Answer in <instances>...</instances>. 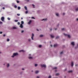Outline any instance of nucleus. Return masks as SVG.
<instances>
[{"label": "nucleus", "instance_id": "nucleus-1", "mask_svg": "<svg viewBox=\"0 0 78 78\" xmlns=\"http://www.w3.org/2000/svg\"><path fill=\"white\" fill-rule=\"evenodd\" d=\"M18 55V53H15L13 54V55L12 56V58H14V56H17Z\"/></svg>", "mask_w": 78, "mask_h": 78}, {"label": "nucleus", "instance_id": "nucleus-2", "mask_svg": "<svg viewBox=\"0 0 78 78\" xmlns=\"http://www.w3.org/2000/svg\"><path fill=\"white\" fill-rule=\"evenodd\" d=\"M64 35L65 36H67V37H68L69 38H70V37H71V36L70 35H67L66 34H65V33L64 34Z\"/></svg>", "mask_w": 78, "mask_h": 78}, {"label": "nucleus", "instance_id": "nucleus-3", "mask_svg": "<svg viewBox=\"0 0 78 78\" xmlns=\"http://www.w3.org/2000/svg\"><path fill=\"white\" fill-rule=\"evenodd\" d=\"M41 67H44V68H46V65L45 64H41Z\"/></svg>", "mask_w": 78, "mask_h": 78}, {"label": "nucleus", "instance_id": "nucleus-4", "mask_svg": "<svg viewBox=\"0 0 78 78\" xmlns=\"http://www.w3.org/2000/svg\"><path fill=\"white\" fill-rule=\"evenodd\" d=\"M29 57H28V58L30 59H33V57L31 56V54H30L29 55Z\"/></svg>", "mask_w": 78, "mask_h": 78}, {"label": "nucleus", "instance_id": "nucleus-5", "mask_svg": "<svg viewBox=\"0 0 78 78\" xmlns=\"http://www.w3.org/2000/svg\"><path fill=\"white\" fill-rule=\"evenodd\" d=\"M34 34H32V36L31 37V39L32 40H34V38H33V37H34Z\"/></svg>", "mask_w": 78, "mask_h": 78}, {"label": "nucleus", "instance_id": "nucleus-6", "mask_svg": "<svg viewBox=\"0 0 78 78\" xmlns=\"http://www.w3.org/2000/svg\"><path fill=\"white\" fill-rule=\"evenodd\" d=\"M5 20V17L2 16L1 18V20L2 22H3L4 21V20Z\"/></svg>", "mask_w": 78, "mask_h": 78}, {"label": "nucleus", "instance_id": "nucleus-7", "mask_svg": "<svg viewBox=\"0 0 78 78\" xmlns=\"http://www.w3.org/2000/svg\"><path fill=\"white\" fill-rule=\"evenodd\" d=\"M20 28H23V24H20Z\"/></svg>", "mask_w": 78, "mask_h": 78}, {"label": "nucleus", "instance_id": "nucleus-8", "mask_svg": "<svg viewBox=\"0 0 78 78\" xmlns=\"http://www.w3.org/2000/svg\"><path fill=\"white\" fill-rule=\"evenodd\" d=\"M71 44L73 46H74V45H75V42H72L71 43Z\"/></svg>", "mask_w": 78, "mask_h": 78}, {"label": "nucleus", "instance_id": "nucleus-9", "mask_svg": "<svg viewBox=\"0 0 78 78\" xmlns=\"http://www.w3.org/2000/svg\"><path fill=\"white\" fill-rule=\"evenodd\" d=\"M42 21H43V20H44V21H46V20H47V19L45 18V19H43L41 20Z\"/></svg>", "mask_w": 78, "mask_h": 78}, {"label": "nucleus", "instance_id": "nucleus-10", "mask_svg": "<svg viewBox=\"0 0 78 78\" xmlns=\"http://www.w3.org/2000/svg\"><path fill=\"white\" fill-rule=\"evenodd\" d=\"M31 20H30L29 21L28 23V24L29 25H30V24H31Z\"/></svg>", "mask_w": 78, "mask_h": 78}, {"label": "nucleus", "instance_id": "nucleus-11", "mask_svg": "<svg viewBox=\"0 0 78 78\" xmlns=\"http://www.w3.org/2000/svg\"><path fill=\"white\" fill-rule=\"evenodd\" d=\"M74 65V63H73V62H71V66L72 67H73V65Z\"/></svg>", "mask_w": 78, "mask_h": 78}, {"label": "nucleus", "instance_id": "nucleus-12", "mask_svg": "<svg viewBox=\"0 0 78 78\" xmlns=\"http://www.w3.org/2000/svg\"><path fill=\"white\" fill-rule=\"evenodd\" d=\"M39 72L38 70L36 71L35 72V73H36V74H37L39 73Z\"/></svg>", "mask_w": 78, "mask_h": 78}, {"label": "nucleus", "instance_id": "nucleus-13", "mask_svg": "<svg viewBox=\"0 0 78 78\" xmlns=\"http://www.w3.org/2000/svg\"><path fill=\"white\" fill-rule=\"evenodd\" d=\"M56 16L57 17H59V14L58 13H56Z\"/></svg>", "mask_w": 78, "mask_h": 78}, {"label": "nucleus", "instance_id": "nucleus-14", "mask_svg": "<svg viewBox=\"0 0 78 78\" xmlns=\"http://www.w3.org/2000/svg\"><path fill=\"white\" fill-rule=\"evenodd\" d=\"M6 67H9V63H7V64Z\"/></svg>", "mask_w": 78, "mask_h": 78}, {"label": "nucleus", "instance_id": "nucleus-15", "mask_svg": "<svg viewBox=\"0 0 78 78\" xmlns=\"http://www.w3.org/2000/svg\"><path fill=\"white\" fill-rule=\"evenodd\" d=\"M44 36V35L43 34H41L39 35L40 37H43Z\"/></svg>", "mask_w": 78, "mask_h": 78}, {"label": "nucleus", "instance_id": "nucleus-16", "mask_svg": "<svg viewBox=\"0 0 78 78\" xmlns=\"http://www.w3.org/2000/svg\"><path fill=\"white\" fill-rule=\"evenodd\" d=\"M24 8L25 10H27V6H24Z\"/></svg>", "mask_w": 78, "mask_h": 78}, {"label": "nucleus", "instance_id": "nucleus-17", "mask_svg": "<svg viewBox=\"0 0 78 78\" xmlns=\"http://www.w3.org/2000/svg\"><path fill=\"white\" fill-rule=\"evenodd\" d=\"M28 41L29 42H30L31 41V39H28Z\"/></svg>", "mask_w": 78, "mask_h": 78}, {"label": "nucleus", "instance_id": "nucleus-18", "mask_svg": "<svg viewBox=\"0 0 78 78\" xmlns=\"http://www.w3.org/2000/svg\"><path fill=\"white\" fill-rule=\"evenodd\" d=\"M24 23V22H23V21H21V24H22V25H23V24Z\"/></svg>", "mask_w": 78, "mask_h": 78}, {"label": "nucleus", "instance_id": "nucleus-19", "mask_svg": "<svg viewBox=\"0 0 78 78\" xmlns=\"http://www.w3.org/2000/svg\"><path fill=\"white\" fill-rule=\"evenodd\" d=\"M19 51L20 52H24L25 51L23 50H20Z\"/></svg>", "mask_w": 78, "mask_h": 78}, {"label": "nucleus", "instance_id": "nucleus-20", "mask_svg": "<svg viewBox=\"0 0 78 78\" xmlns=\"http://www.w3.org/2000/svg\"><path fill=\"white\" fill-rule=\"evenodd\" d=\"M58 46V44H55L54 45V47H57Z\"/></svg>", "mask_w": 78, "mask_h": 78}, {"label": "nucleus", "instance_id": "nucleus-21", "mask_svg": "<svg viewBox=\"0 0 78 78\" xmlns=\"http://www.w3.org/2000/svg\"><path fill=\"white\" fill-rule=\"evenodd\" d=\"M12 28L14 29H17V27H12Z\"/></svg>", "mask_w": 78, "mask_h": 78}, {"label": "nucleus", "instance_id": "nucleus-22", "mask_svg": "<svg viewBox=\"0 0 78 78\" xmlns=\"http://www.w3.org/2000/svg\"><path fill=\"white\" fill-rule=\"evenodd\" d=\"M38 66V65L37 64H35L34 65V66L35 67H37V66Z\"/></svg>", "mask_w": 78, "mask_h": 78}, {"label": "nucleus", "instance_id": "nucleus-23", "mask_svg": "<svg viewBox=\"0 0 78 78\" xmlns=\"http://www.w3.org/2000/svg\"><path fill=\"white\" fill-rule=\"evenodd\" d=\"M18 10H20V6L18 7Z\"/></svg>", "mask_w": 78, "mask_h": 78}, {"label": "nucleus", "instance_id": "nucleus-24", "mask_svg": "<svg viewBox=\"0 0 78 78\" xmlns=\"http://www.w3.org/2000/svg\"><path fill=\"white\" fill-rule=\"evenodd\" d=\"M51 37H52V38H53V37H54V36H53L52 35H51Z\"/></svg>", "mask_w": 78, "mask_h": 78}, {"label": "nucleus", "instance_id": "nucleus-25", "mask_svg": "<svg viewBox=\"0 0 78 78\" xmlns=\"http://www.w3.org/2000/svg\"><path fill=\"white\" fill-rule=\"evenodd\" d=\"M68 72H69V73H72V70H70L68 71Z\"/></svg>", "mask_w": 78, "mask_h": 78}, {"label": "nucleus", "instance_id": "nucleus-26", "mask_svg": "<svg viewBox=\"0 0 78 78\" xmlns=\"http://www.w3.org/2000/svg\"><path fill=\"white\" fill-rule=\"evenodd\" d=\"M41 47H42V45H39L38 46V47H39V48H41Z\"/></svg>", "mask_w": 78, "mask_h": 78}, {"label": "nucleus", "instance_id": "nucleus-27", "mask_svg": "<svg viewBox=\"0 0 78 78\" xmlns=\"http://www.w3.org/2000/svg\"><path fill=\"white\" fill-rule=\"evenodd\" d=\"M12 6H14V5H15V4L13 3L12 4Z\"/></svg>", "mask_w": 78, "mask_h": 78}, {"label": "nucleus", "instance_id": "nucleus-28", "mask_svg": "<svg viewBox=\"0 0 78 78\" xmlns=\"http://www.w3.org/2000/svg\"><path fill=\"white\" fill-rule=\"evenodd\" d=\"M7 42H9V38L7 39Z\"/></svg>", "mask_w": 78, "mask_h": 78}, {"label": "nucleus", "instance_id": "nucleus-29", "mask_svg": "<svg viewBox=\"0 0 78 78\" xmlns=\"http://www.w3.org/2000/svg\"><path fill=\"white\" fill-rule=\"evenodd\" d=\"M78 48V44H77V46H76L75 48L76 49V48Z\"/></svg>", "mask_w": 78, "mask_h": 78}, {"label": "nucleus", "instance_id": "nucleus-30", "mask_svg": "<svg viewBox=\"0 0 78 78\" xmlns=\"http://www.w3.org/2000/svg\"><path fill=\"white\" fill-rule=\"evenodd\" d=\"M14 21L15 22H18V20H15Z\"/></svg>", "mask_w": 78, "mask_h": 78}, {"label": "nucleus", "instance_id": "nucleus-31", "mask_svg": "<svg viewBox=\"0 0 78 78\" xmlns=\"http://www.w3.org/2000/svg\"><path fill=\"white\" fill-rule=\"evenodd\" d=\"M7 19H8V20H11V18H10L9 17H8V18H7Z\"/></svg>", "mask_w": 78, "mask_h": 78}, {"label": "nucleus", "instance_id": "nucleus-32", "mask_svg": "<svg viewBox=\"0 0 78 78\" xmlns=\"http://www.w3.org/2000/svg\"><path fill=\"white\" fill-rule=\"evenodd\" d=\"M14 7L15 8H17V5H14Z\"/></svg>", "mask_w": 78, "mask_h": 78}, {"label": "nucleus", "instance_id": "nucleus-33", "mask_svg": "<svg viewBox=\"0 0 78 78\" xmlns=\"http://www.w3.org/2000/svg\"><path fill=\"white\" fill-rule=\"evenodd\" d=\"M58 38H59V36H57L56 37V39H58Z\"/></svg>", "mask_w": 78, "mask_h": 78}, {"label": "nucleus", "instance_id": "nucleus-34", "mask_svg": "<svg viewBox=\"0 0 78 78\" xmlns=\"http://www.w3.org/2000/svg\"><path fill=\"white\" fill-rule=\"evenodd\" d=\"M60 55H62V54H63V51H62L60 53Z\"/></svg>", "mask_w": 78, "mask_h": 78}, {"label": "nucleus", "instance_id": "nucleus-35", "mask_svg": "<svg viewBox=\"0 0 78 78\" xmlns=\"http://www.w3.org/2000/svg\"><path fill=\"white\" fill-rule=\"evenodd\" d=\"M25 14H28V11L27 10L25 12Z\"/></svg>", "mask_w": 78, "mask_h": 78}, {"label": "nucleus", "instance_id": "nucleus-36", "mask_svg": "<svg viewBox=\"0 0 78 78\" xmlns=\"http://www.w3.org/2000/svg\"><path fill=\"white\" fill-rule=\"evenodd\" d=\"M48 78H51V76H49L48 77Z\"/></svg>", "mask_w": 78, "mask_h": 78}, {"label": "nucleus", "instance_id": "nucleus-37", "mask_svg": "<svg viewBox=\"0 0 78 78\" xmlns=\"http://www.w3.org/2000/svg\"><path fill=\"white\" fill-rule=\"evenodd\" d=\"M24 32V30H23L21 31V33H23Z\"/></svg>", "mask_w": 78, "mask_h": 78}, {"label": "nucleus", "instance_id": "nucleus-38", "mask_svg": "<svg viewBox=\"0 0 78 78\" xmlns=\"http://www.w3.org/2000/svg\"><path fill=\"white\" fill-rule=\"evenodd\" d=\"M76 11H78V8H76Z\"/></svg>", "mask_w": 78, "mask_h": 78}, {"label": "nucleus", "instance_id": "nucleus-39", "mask_svg": "<svg viewBox=\"0 0 78 78\" xmlns=\"http://www.w3.org/2000/svg\"><path fill=\"white\" fill-rule=\"evenodd\" d=\"M25 1H26V2H29V0H24Z\"/></svg>", "mask_w": 78, "mask_h": 78}, {"label": "nucleus", "instance_id": "nucleus-40", "mask_svg": "<svg viewBox=\"0 0 78 78\" xmlns=\"http://www.w3.org/2000/svg\"><path fill=\"white\" fill-rule=\"evenodd\" d=\"M17 24H18V25H20V22H18L17 23Z\"/></svg>", "mask_w": 78, "mask_h": 78}, {"label": "nucleus", "instance_id": "nucleus-41", "mask_svg": "<svg viewBox=\"0 0 78 78\" xmlns=\"http://www.w3.org/2000/svg\"><path fill=\"white\" fill-rule=\"evenodd\" d=\"M31 19H35V18L33 17H31Z\"/></svg>", "mask_w": 78, "mask_h": 78}, {"label": "nucleus", "instance_id": "nucleus-42", "mask_svg": "<svg viewBox=\"0 0 78 78\" xmlns=\"http://www.w3.org/2000/svg\"><path fill=\"white\" fill-rule=\"evenodd\" d=\"M57 69V67H55L53 68V69Z\"/></svg>", "mask_w": 78, "mask_h": 78}, {"label": "nucleus", "instance_id": "nucleus-43", "mask_svg": "<svg viewBox=\"0 0 78 78\" xmlns=\"http://www.w3.org/2000/svg\"><path fill=\"white\" fill-rule=\"evenodd\" d=\"M16 2L17 3H19V1H16Z\"/></svg>", "mask_w": 78, "mask_h": 78}, {"label": "nucleus", "instance_id": "nucleus-44", "mask_svg": "<svg viewBox=\"0 0 78 78\" xmlns=\"http://www.w3.org/2000/svg\"><path fill=\"white\" fill-rule=\"evenodd\" d=\"M20 14H17V16H20Z\"/></svg>", "mask_w": 78, "mask_h": 78}, {"label": "nucleus", "instance_id": "nucleus-45", "mask_svg": "<svg viewBox=\"0 0 78 78\" xmlns=\"http://www.w3.org/2000/svg\"><path fill=\"white\" fill-rule=\"evenodd\" d=\"M0 23L1 24H2L3 23V22H2V21H0Z\"/></svg>", "mask_w": 78, "mask_h": 78}, {"label": "nucleus", "instance_id": "nucleus-46", "mask_svg": "<svg viewBox=\"0 0 78 78\" xmlns=\"http://www.w3.org/2000/svg\"><path fill=\"white\" fill-rule=\"evenodd\" d=\"M76 21H77V22H78V18H77L76 19Z\"/></svg>", "mask_w": 78, "mask_h": 78}, {"label": "nucleus", "instance_id": "nucleus-47", "mask_svg": "<svg viewBox=\"0 0 78 78\" xmlns=\"http://www.w3.org/2000/svg\"><path fill=\"white\" fill-rule=\"evenodd\" d=\"M62 30H65V29H64V28H62Z\"/></svg>", "mask_w": 78, "mask_h": 78}, {"label": "nucleus", "instance_id": "nucleus-48", "mask_svg": "<svg viewBox=\"0 0 78 78\" xmlns=\"http://www.w3.org/2000/svg\"><path fill=\"white\" fill-rule=\"evenodd\" d=\"M59 73H58L56 74V75L57 76V75H59Z\"/></svg>", "mask_w": 78, "mask_h": 78}, {"label": "nucleus", "instance_id": "nucleus-49", "mask_svg": "<svg viewBox=\"0 0 78 78\" xmlns=\"http://www.w3.org/2000/svg\"><path fill=\"white\" fill-rule=\"evenodd\" d=\"M2 33H3V32H0V34H2Z\"/></svg>", "mask_w": 78, "mask_h": 78}, {"label": "nucleus", "instance_id": "nucleus-50", "mask_svg": "<svg viewBox=\"0 0 78 78\" xmlns=\"http://www.w3.org/2000/svg\"><path fill=\"white\" fill-rule=\"evenodd\" d=\"M22 70H25V69H24V68H22Z\"/></svg>", "mask_w": 78, "mask_h": 78}, {"label": "nucleus", "instance_id": "nucleus-51", "mask_svg": "<svg viewBox=\"0 0 78 78\" xmlns=\"http://www.w3.org/2000/svg\"><path fill=\"white\" fill-rule=\"evenodd\" d=\"M22 73H23V72H20V74H22Z\"/></svg>", "mask_w": 78, "mask_h": 78}, {"label": "nucleus", "instance_id": "nucleus-52", "mask_svg": "<svg viewBox=\"0 0 78 78\" xmlns=\"http://www.w3.org/2000/svg\"><path fill=\"white\" fill-rule=\"evenodd\" d=\"M2 9H5V7H3V8H2Z\"/></svg>", "mask_w": 78, "mask_h": 78}, {"label": "nucleus", "instance_id": "nucleus-53", "mask_svg": "<svg viewBox=\"0 0 78 78\" xmlns=\"http://www.w3.org/2000/svg\"><path fill=\"white\" fill-rule=\"evenodd\" d=\"M37 78H39V76H37Z\"/></svg>", "mask_w": 78, "mask_h": 78}, {"label": "nucleus", "instance_id": "nucleus-54", "mask_svg": "<svg viewBox=\"0 0 78 78\" xmlns=\"http://www.w3.org/2000/svg\"><path fill=\"white\" fill-rule=\"evenodd\" d=\"M32 6H33V7H34V5L33 4V5H32Z\"/></svg>", "mask_w": 78, "mask_h": 78}, {"label": "nucleus", "instance_id": "nucleus-55", "mask_svg": "<svg viewBox=\"0 0 78 78\" xmlns=\"http://www.w3.org/2000/svg\"><path fill=\"white\" fill-rule=\"evenodd\" d=\"M3 36L4 37H5V34H4Z\"/></svg>", "mask_w": 78, "mask_h": 78}, {"label": "nucleus", "instance_id": "nucleus-56", "mask_svg": "<svg viewBox=\"0 0 78 78\" xmlns=\"http://www.w3.org/2000/svg\"><path fill=\"white\" fill-rule=\"evenodd\" d=\"M63 15H65V13H63Z\"/></svg>", "mask_w": 78, "mask_h": 78}, {"label": "nucleus", "instance_id": "nucleus-57", "mask_svg": "<svg viewBox=\"0 0 78 78\" xmlns=\"http://www.w3.org/2000/svg\"><path fill=\"white\" fill-rule=\"evenodd\" d=\"M57 30V28H55V30Z\"/></svg>", "mask_w": 78, "mask_h": 78}, {"label": "nucleus", "instance_id": "nucleus-58", "mask_svg": "<svg viewBox=\"0 0 78 78\" xmlns=\"http://www.w3.org/2000/svg\"><path fill=\"white\" fill-rule=\"evenodd\" d=\"M50 30L51 31V30H52V29H51V28L50 29Z\"/></svg>", "mask_w": 78, "mask_h": 78}, {"label": "nucleus", "instance_id": "nucleus-59", "mask_svg": "<svg viewBox=\"0 0 78 78\" xmlns=\"http://www.w3.org/2000/svg\"><path fill=\"white\" fill-rule=\"evenodd\" d=\"M37 31H39V30H38V29H37Z\"/></svg>", "mask_w": 78, "mask_h": 78}, {"label": "nucleus", "instance_id": "nucleus-60", "mask_svg": "<svg viewBox=\"0 0 78 78\" xmlns=\"http://www.w3.org/2000/svg\"><path fill=\"white\" fill-rule=\"evenodd\" d=\"M76 66H78V65H76Z\"/></svg>", "mask_w": 78, "mask_h": 78}, {"label": "nucleus", "instance_id": "nucleus-61", "mask_svg": "<svg viewBox=\"0 0 78 78\" xmlns=\"http://www.w3.org/2000/svg\"><path fill=\"white\" fill-rule=\"evenodd\" d=\"M31 72H33V70H32V71H31Z\"/></svg>", "mask_w": 78, "mask_h": 78}, {"label": "nucleus", "instance_id": "nucleus-62", "mask_svg": "<svg viewBox=\"0 0 78 78\" xmlns=\"http://www.w3.org/2000/svg\"><path fill=\"white\" fill-rule=\"evenodd\" d=\"M21 19L22 20V19H23V18H21Z\"/></svg>", "mask_w": 78, "mask_h": 78}, {"label": "nucleus", "instance_id": "nucleus-63", "mask_svg": "<svg viewBox=\"0 0 78 78\" xmlns=\"http://www.w3.org/2000/svg\"><path fill=\"white\" fill-rule=\"evenodd\" d=\"M2 53V52H0V54H1Z\"/></svg>", "mask_w": 78, "mask_h": 78}, {"label": "nucleus", "instance_id": "nucleus-64", "mask_svg": "<svg viewBox=\"0 0 78 78\" xmlns=\"http://www.w3.org/2000/svg\"><path fill=\"white\" fill-rule=\"evenodd\" d=\"M51 47H52V45H51Z\"/></svg>", "mask_w": 78, "mask_h": 78}]
</instances>
